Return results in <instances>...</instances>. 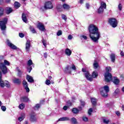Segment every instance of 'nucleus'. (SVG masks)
Wrapping results in <instances>:
<instances>
[{"label":"nucleus","mask_w":124,"mask_h":124,"mask_svg":"<svg viewBox=\"0 0 124 124\" xmlns=\"http://www.w3.org/2000/svg\"><path fill=\"white\" fill-rule=\"evenodd\" d=\"M108 23L112 28H116L118 26V20H117L116 18H109Z\"/></svg>","instance_id":"obj_8"},{"label":"nucleus","mask_w":124,"mask_h":124,"mask_svg":"<svg viewBox=\"0 0 124 124\" xmlns=\"http://www.w3.org/2000/svg\"><path fill=\"white\" fill-rule=\"evenodd\" d=\"M46 84L47 85L49 86V85H50V84H51V81H50V80L47 79L46 81Z\"/></svg>","instance_id":"obj_42"},{"label":"nucleus","mask_w":124,"mask_h":124,"mask_svg":"<svg viewBox=\"0 0 124 124\" xmlns=\"http://www.w3.org/2000/svg\"><path fill=\"white\" fill-rule=\"evenodd\" d=\"M32 64H33V63H32V61H31V60H29L28 61L27 65H28V66H31V65H32Z\"/></svg>","instance_id":"obj_31"},{"label":"nucleus","mask_w":124,"mask_h":124,"mask_svg":"<svg viewBox=\"0 0 124 124\" xmlns=\"http://www.w3.org/2000/svg\"><path fill=\"white\" fill-rule=\"evenodd\" d=\"M92 112H93V108H90L88 111L89 115H92Z\"/></svg>","instance_id":"obj_44"},{"label":"nucleus","mask_w":124,"mask_h":124,"mask_svg":"<svg viewBox=\"0 0 124 124\" xmlns=\"http://www.w3.org/2000/svg\"><path fill=\"white\" fill-rule=\"evenodd\" d=\"M110 59L112 62H115V60H116V55L112 53L110 55Z\"/></svg>","instance_id":"obj_23"},{"label":"nucleus","mask_w":124,"mask_h":124,"mask_svg":"<svg viewBox=\"0 0 124 124\" xmlns=\"http://www.w3.org/2000/svg\"><path fill=\"white\" fill-rule=\"evenodd\" d=\"M118 8H119V10H122V4H119Z\"/></svg>","instance_id":"obj_52"},{"label":"nucleus","mask_w":124,"mask_h":124,"mask_svg":"<svg viewBox=\"0 0 124 124\" xmlns=\"http://www.w3.org/2000/svg\"><path fill=\"white\" fill-rule=\"evenodd\" d=\"M14 83H15V84H19L21 83V81L20 80V79H19L18 78H16L14 80Z\"/></svg>","instance_id":"obj_29"},{"label":"nucleus","mask_w":124,"mask_h":124,"mask_svg":"<svg viewBox=\"0 0 124 124\" xmlns=\"http://www.w3.org/2000/svg\"><path fill=\"white\" fill-rule=\"evenodd\" d=\"M31 31L33 33H35V32H36L34 28H31Z\"/></svg>","instance_id":"obj_48"},{"label":"nucleus","mask_w":124,"mask_h":124,"mask_svg":"<svg viewBox=\"0 0 124 124\" xmlns=\"http://www.w3.org/2000/svg\"><path fill=\"white\" fill-rule=\"evenodd\" d=\"M86 7L87 8V9H89L90 8V4L89 3H86Z\"/></svg>","instance_id":"obj_53"},{"label":"nucleus","mask_w":124,"mask_h":124,"mask_svg":"<svg viewBox=\"0 0 124 124\" xmlns=\"http://www.w3.org/2000/svg\"><path fill=\"white\" fill-rule=\"evenodd\" d=\"M82 120L84 122H88L89 121V119L86 116H83L82 117Z\"/></svg>","instance_id":"obj_37"},{"label":"nucleus","mask_w":124,"mask_h":124,"mask_svg":"<svg viewBox=\"0 0 124 124\" xmlns=\"http://www.w3.org/2000/svg\"><path fill=\"white\" fill-rule=\"evenodd\" d=\"M3 3V0H0V4H2Z\"/></svg>","instance_id":"obj_61"},{"label":"nucleus","mask_w":124,"mask_h":124,"mask_svg":"<svg viewBox=\"0 0 124 124\" xmlns=\"http://www.w3.org/2000/svg\"><path fill=\"white\" fill-rule=\"evenodd\" d=\"M37 28L40 30V31H44L45 30V28L44 27V25L41 23H39L38 25L37 26Z\"/></svg>","instance_id":"obj_14"},{"label":"nucleus","mask_w":124,"mask_h":124,"mask_svg":"<svg viewBox=\"0 0 124 124\" xmlns=\"http://www.w3.org/2000/svg\"><path fill=\"white\" fill-rule=\"evenodd\" d=\"M119 93H120V89H117L114 92V94H117Z\"/></svg>","instance_id":"obj_43"},{"label":"nucleus","mask_w":124,"mask_h":124,"mask_svg":"<svg viewBox=\"0 0 124 124\" xmlns=\"http://www.w3.org/2000/svg\"><path fill=\"white\" fill-rule=\"evenodd\" d=\"M103 123L104 124H108L109 123H110V121L107 120V119H103Z\"/></svg>","instance_id":"obj_40"},{"label":"nucleus","mask_w":124,"mask_h":124,"mask_svg":"<svg viewBox=\"0 0 124 124\" xmlns=\"http://www.w3.org/2000/svg\"><path fill=\"white\" fill-rule=\"evenodd\" d=\"M71 50H70V49H69V48H66L65 50V54H66V55H67V56H70V55H71Z\"/></svg>","instance_id":"obj_22"},{"label":"nucleus","mask_w":124,"mask_h":124,"mask_svg":"<svg viewBox=\"0 0 124 124\" xmlns=\"http://www.w3.org/2000/svg\"><path fill=\"white\" fill-rule=\"evenodd\" d=\"M89 31L91 40L94 43H98V40L100 38V32L98 28L93 24H91L89 26Z\"/></svg>","instance_id":"obj_1"},{"label":"nucleus","mask_w":124,"mask_h":124,"mask_svg":"<svg viewBox=\"0 0 124 124\" xmlns=\"http://www.w3.org/2000/svg\"><path fill=\"white\" fill-rule=\"evenodd\" d=\"M8 46L13 49V50H16L17 46H16L13 45L12 43H10V42H8L7 43Z\"/></svg>","instance_id":"obj_13"},{"label":"nucleus","mask_w":124,"mask_h":124,"mask_svg":"<svg viewBox=\"0 0 124 124\" xmlns=\"http://www.w3.org/2000/svg\"><path fill=\"white\" fill-rule=\"evenodd\" d=\"M62 8L64 9V10H66V11H68L69 9H70V6L69 5L66 4V3H64L62 5Z\"/></svg>","instance_id":"obj_16"},{"label":"nucleus","mask_w":124,"mask_h":124,"mask_svg":"<svg viewBox=\"0 0 124 124\" xmlns=\"http://www.w3.org/2000/svg\"><path fill=\"white\" fill-rule=\"evenodd\" d=\"M81 105L82 106H85V102H81Z\"/></svg>","instance_id":"obj_60"},{"label":"nucleus","mask_w":124,"mask_h":124,"mask_svg":"<svg viewBox=\"0 0 124 124\" xmlns=\"http://www.w3.org/2000/svg\"><path fill=\"white\" fill-rule=\"evenodd\" d=\"M47 56H48V54L46 53V52H45L44 53V57L45 58V59H47Z\"/></svg>","instance_id":"obj_55"},{"label":"nucleus","mask_w":124,"mask_h":124,"mask_svg":"<svg viewBox=\"0 0 124 124\" xmlns=\"http://www.w3.org/2000/svg\"><path fill=\"white\" fill-rule=\"evenodd\" d=\"M62 5L60 4L57 5L56 9L58 10V11H62Z\"/></svg>","instance_id":"obj_30"},{"label":"nucleus","mask_w":124,"mask_h":124,"mask_svg":"<svg viewBox=\"0 0 124 124\" xmlns=\"http://www.w3.org/2000/svg\"><path fill=\"white\" fill-rule=\"evenodd\" d=\"M113 83L115 85H118L119 84V83H120V80L117 78H115L113 81Z\"/></svg>","instance_id":"obj_34"},{"label":"nucleus","mask_w":124,"mask_h":124,"mask_svg":"<svg viewBox=\"0 0 124 124\" xmlns=\"http://www.w3.org/2000/svg\"><path fill=\"white\" fill-rule=\"evenodd\" d=\"M19 35L20 37H21V38H23V37H24V36H25V35L23 33H19Z\"/></svg>","instance_id":"obj_47"},{"label":"nucleus","mask_w":124,"mask_h":124,"mask_svg":"<svg viewBox=\"0 0 124 124\" xmlns=\"http://www.w3.org/2000/svg\"><path fill=\"white\" fill-rule=\"evenodd\" d=\"M62 18L63 20H64V21H66V19H67V17H66V16L63 14L62 15Z\"/></svg>","instance_id":"obj_39"},{"label":"nucleus","mask_w":124,"mask_h":124,"mask_svg":"<svg viewBox=\"0 0 124 124\" xmlns=\"http://www.w3.org/2000/svg\"><path fill=\"white\" fill-rule=\"evenodd\" d=\"M24 124H29V122H28V121H26L24 123Z\"/></svg>","instance_id":"obj_63"},{"label":"nucleus","mask_w":124,"mask_h":124,"mask_svg":"<svg viewBox=\"0 0 124 124\" xmlns=\"http://www.w3.org/2000/svg\"><path fill=\"white\" fill-rule=\"evenodd\" d=\"M93 66L94 69H96V68L99 66L98 63L96 61H94V63H93Z\"/></svg>","instance_id":"obj_27"},{"label":"nucleus","mask_w":124,"mask_h":124,"mask_svg":"<svg viewBox=\"0 0 124 124\" xmlns=\"http://www.w3.org/2000/svg\"><path fill=\"white\" fill-rule=\"evenodd\" d=\"M18 107L19 109H21L22 110L25 108V104H20Z\"/></svg>","instance_id":"obj_36"},{"label":"nucleus","mask_w":124,"mask_h":124,"mask_svg":"<svg viewBox=\"0 0 124 124\" xmlns=\"http://www.w3.org/2000/svg\"><path fill=\"white\" fill-rule=\"evenodd\" d=\"M81 37H82L83 38H84V39H85V40L88 39V38L87 37V36H86L85 35L81 36Z\"/></svg>","instance_id":"obj_56"},{"label":"nucleus","mask_w":124,"mask_h":124,"mask_svg":"<svg viewBox=\"0 0 124 124\" xmlns=\"http://www.w3.org/2000/svg\"><path fill=\"white\" fill-rule=\"evenodd\" d=\"M21 6V4H20V3H19L18 2L16 1L15 2V8H16V9H18V8H19V7H20Z\"/></svg>","instance_id":"obj_26"},{"label":"nucleus","mask_w":124,"mask_h":124,"mask_svg":"<svg viewBox=\"0 0 124 124\" xmlns=\"http://www.w3.org/2000/svg\"><path fill=\"white\" fill-rule=\"evenodd\" d=\"M109 91V86L108 85H105L100 89V93L103 97H107L108 96Z\"/></svg>","instance_id":"obj_4"},{"label":"nucleus","mask_w":124,"mask_h":124,"mask_svg":"<svg viewBox=\"0 0 124 124\" xmlns=\"http://www.w3.org/2000/svg\"><path fill=\"white\" fill-rule=\"evenodd\" d=\"M42 43L45 47H46V41L44 39L43 40Z\"/></svg>","instance_id":"obj_45"},{"label":"nucleus","mask_w":124,"mask_h":124,"mask_svg":"<svg viewBox=\"0 0 124 124\" xmlns=\"http://www.w3.org/2000/svg\"><path fill=\"white\" fill-rule=\"evenodd\" d=\"M1 76H2V74L1 73V71H0V86L2 88L4 87V86H6L7 88H10V83L8 82L7 81H5L4 83L1 80Z\"/></svg>","instance_id":"obj_7"},{"label":"nucleus","mask_w":124,"mask_h":124,"mask_svg":"<svg viewBox=\"0 0 124 124\" xmlns=\"http://www.w3.org/2000/svg\"><path fill=\"white\" fill-rule=\"evenodd\" d=\"M121 56H122V57H124V52L121 51L120 53Z\"/></svg>","instance_id":"obj_59"},{"label":"nucleus","mask_w":124,"mask_h":124,"mask_svg":"<svg viewBox=\"0 0 124 124\" xmlns=\"http://www.w3.org/2000/svg\"><path fill=\"white\" fill-rule=\"evenodd\" d=\"M72 38H73V37L72 36V35H68V39H69V40H71V39H72Z\"/></svg>","instance_id":"obj_49"},{"label":"nucleus","mask_w":124,"mask_h":124,"mask_svg":"<svg viewBox=\"0 0 124 124\" xmlns=\"http://www.w3.org/2000/svg\"><path fill=\"white\" fill-rule=\"evenodd\" d=\"M72 69L73 70H76V67L74 65H72L71 67Z\"/></svg>","instance_id":"obj_50"},{"label":"nucleus","mask_w":124,"mask_h":124,"mask_svg":"<svg viewBox=\"0 0 124 124\" xmlns=\"http://www.w3.org/2000/svg\"><path fill=\"white\" fill-rule=\"evenodd\" d=\"M64 121H70V119L67 117H62L60 118L59 120L58 121H61V122H63Z\"/></svg>","instance_id":"obj_19"},{"label":"nucleus","mask_w":124,"mask_h":124,"mask_svg":"<svg viewBox=\"0 0 124 124\" xmlns=\"http://www.w3.org/2000/svg\"><path fill=\"white\" fill-rule=\"evenodd\" d=\"M21 100L22 101H24V102H27V101H29V98H28L27 97H23L21 98Z\"/></svg>","instance_id":"obj_33"},{"label":"nucleus","mask_w":124,"mask_h":124,"mask_svg":"<svg viewBox=\"0 0 124 124\" xmlns=\"http://www.w3.org/2000/svg\"><path fill=\"white\" fill-rule=\"evenodd\" d=\"M104 9H106V3L104 2H101V6L99 8L98 10V13H103V11H104Z\"/></svg>","instance_id":"obj_9"},{"label":"nucleus","mask_w":124,"mask_h":124,"mask_svg":"<svg viewBox=\"0 0 124 124\" xmlns=\"http://www.w3.org/2000/svg\"><path fill=\"white\" fill-rule=\"evenodd\" d=\"M30 121L33 123L37 122V117L35 115H31L30 117Z\"/></svg>","instance_id":"obj_15"},{"label":"nucleus","mask_w":124,"mask_h":124,"mask_svg":"<svg viewBox=\"0 0 124 124\" xmlns=\"http://www.w3.org/2000/svg\"><path fill=\"white\" fill-rule=\"evenodd\" d=\"M5 2H7V3H8V2H9L10 1V0H5Z\"/></svg>","instance_id":"obj_62"},{"label":"nucleus","mask_w":124,"mask_h":124,"mask_svg":"<svg viewBox=\"0 0 124 124\" xmlns=\"http://www.w3.org/2000/svg\"><path fill=\"white\" fill-rule=\"evenodd\" d=\"M4 64L2 62L0 63V69L3 74H6V73L7 72V67H6V66L5 65H9L10 63L7 60H4Z\"/></svg>","instance_id":"obj_5"},{"label":"nucleus","mask_w":124,"mask_h":124,"mask_svg":"<svg viewBox=\"0 0 124 124\" xmlns=\"http://www.w3.org/2000/svg\"><path fill=\"white\" fill-rule=\"evenodd\" d=\"M23 86L26 91V93H30V88H29V84L26 80H23L22 82Z\"/></svg>","instance_id":"obj_12"},{"label":"nucleus","mask_w":124,"mask_h":124,"mask_svg":"<svg viewBox=\"0 0 124 124\" xmlns=\"http://www.w3.org/2000/svg\"><path fill=\"white\" fill-rule=\"evenodd\" d=\"M22 19L24 23L26 24L28 23V19H27V15L25 14H22Z\"/></svg>","instance_id":"obj_18"},{"label":"nucleus","mask_w":124,"mask_h":124,"mask_svg":"<svg viewBox=\"0 0 124 124\" xmlns=\"http://www.w3.org/2000/svg\"><path fill=\"white\" fill-rule=\"evenodd\" d=\"M122 110H123V111H124V106H123L122 107Z\"/></svg>","instance_id":"obj_64"},{"label":"nucleus","mask_w":124,"mask_h":124,"mask_svg":"<svg viewBox=\"0 0 124 124\" xmlns=\"http://www.w3.org/2000/svg\"><path fill=\"white\" fill-rule=\"evenodd\" d=\"M62 31L59 30L57 32V35L58 36H60V35H62Z\"/></svg>","instance_id":"obj_38"},{"label":"nucleus","mask_w":124,"mask_h":124,"mask_svg":"<svg viewBox=\"0 0 124 124\" xmlns=\"http://www.w3.org/2000/svg\"><path fill=\"white\" fill-rule=\"evenodd\" d=\"M25 113H22L21 115V116H20L18 118L17 120L19 121V122H22V121H23L24 120V119H25Z\"/></svg>","instance_id":"obj_21"},{"label":"nucleus","mask_w":124,"mask_h":124,"mask_svg":"<svg viewBox=\"0 0 124 124\" xmlns=\"http://www.w3.org/2000/svg\"><path fill=\"white\" fill-rule=\"evenodd\" d=\"M91 102L93 106H95V105H96V103L97 102V100L94 98H92Z\"/></svg>","instance_id":"obj_20"},{"label":"nucleus","mask_w":124,"mask_h":124,"mask_svg":"<svg viewBox=\"0 0 124 124\" xmlns=\"http://www.w3.org/2000/svg\"><path fill=\"white\" fill-rule=\"evenodd\" d=\"M31 47V40H27V42L25 44V50L26 53H30Z\"/></svg>","instance_id":"obj_10"},{"label":"nucleus","mask_w":124,"mask_h":124,"mask_svg":"<svg viewBox=\"0 0 124 124\" xmlns=\"http://www.w3.org/2000/svg\"><path fill=\"white\" fill-rule=\"evenodd\" d=\"M67 108H68V107L66 106H65L63 107V109L65 111H66V110H67Z\"/></svg>","instance_id":"obj_54"},{"label":"nucleus","mask_w":124,"mask_h":124,"mask_svg":"<svg viewBox=\"0 0 124 124\" xmlns=\"http://www.w3.org/2000/svg\"><path fill=\"white\" fill-rule=\"evenodd\" d=\"M116 115H117L118 116H120V115H121V113H120V112H119V111H116Z\"/></svg>","instance_id":"obj_58"},{"label":"nucleus","mask_w":124,"mask_h":124,"mask_svg":"<svg viewBox=\"0 0 124 124\" xmlns=\"http://www.w3.org/2000/svg\"><path fill=\"white\" fill-rule=\"evenodd\" d=\"M45 9H52L53 8V4L51 1H47L46 2L44 6Z\"/></svg>","instance_id":"obj_11"},{"label":"nucleus","mask_w":124,"mask_h":124,"mask_svg":"<svg viewBox=\"0 0 124 124\" xmlns=\"http://www.w3.org/2000/svg\"><path fill=\"white\" fill-rule=\"evenodd\" d=\"M40 108V105L37 104L34 107V110H38V109H39Z\"/></svg>","instance_id":"obj_35"},{"label":"nucleus","mask_w":124,"mask_h":124,"mask_svg":"<svg viewBox=\"0 0 124 124\" xmlns=\"http://www.w3.org/2000/svg\"><path fill=\"white\" fill-rule=\"evenodd\" d=\"M8 20V19L7 18H4L3 20L0 21V28L1 29V31H5ZM3 33L4 34V31H3Z\"/></svg>","instance_id":"obj_6"},{"label":"nucleus","mask_w":124,"mask_h":124,"mask_svg":"<svg viewBox=\"0 0 124 124\" xmlns=\"http://www.w3.org/2000/svg\"><path fill=\"white\" fill-rule=\"evenodd\" d=\"M1 109L3 111V112H5V111H6V107H5V106H1Z\"/></svg>","instance_id":"obj_41"},{"label":"nucleus","mask_w":124,"mask_h":124,"mask_svg":"<svg viewBox=\"0 0 124 124\" xmlns=\"http://www.w3.org/2000/svg\"><path fill=\"white\" fill-rule=\"evenodd\" d=\"M82 72H85V73H84V75H85V73H86V72H86V69H85V68H83L82 69Z\"/></svg>","instance_id":"obj_57"},{"label":"nucleus","mask_w":124,"mask_h":124,"mask_svg":"<svg viewBox=\"0 0 124 124\" xmlns=\"http://www.w3.org/2000/svg\"><path fill=\"white\" fill-rule=\"evenodd\" d=\"M71 122L74 124H77V120L76 119V118H75L74 117H73L71 119Z\"/></svg>","instance_id":"obj_32"},{"label":"nucleus","mask_w":124,"mask_h":124,"mask_svg":"<svg viewBox=\"0 0 124 124\" xmlns=\"http://www.w3.org/2000/svg\"><path fill=\"white\" fill-rule=\"evenodd\" d=\"M112 69L111 67L108 66L106 68V73H105L104 76L106 82H110V81H113L112 79V74L109 72H111Z\"/></svg>","instance_id":"obj_2"},{"label":"nucleus","mask_w":124,"mask_h":124,"mask_svg":"<svg viewBox=\"0 0 124 124\" xmlns=\"http://www.w3.org/2000/svg\"><path fill=\"white\" fill-rule=\"evenodd\" d=\"M32 69V68L31 67H30L29 68H28V71L29 73H31V70Z\"/></svg>","instance_id":"obj_51"},{"label":"nucleus","mask_w":124,"mask_h":124,"mask_svg":"<svg viewBox=\"0 0 124 124\" xmlns=\"http://www.w3.org/2000/svg\"><path fill=\"white\" fill-rule=\"evenodd\" d=\"M72 112L74 114H78L79 113V110L76 108H74L72 109Z\"/></svg>","instance_id":"obj_28"},{"label":"nucleus","mask_w":124,"mask_h":124,"mask_svg":"<svg viewBox=\"0 0 124 124\" xmlns=\"http://www.w3.org/2000/svg\"><path fill=\"white\" fill-rule=\"evenodd\" d=\"M12 8H9V7H7L6 8V13L7 14H10L11 12H12Z\"/></svg>","instance_id":"obj_24"},{"label":"nucleus","mask_w":124,"mask_h":124,"mask_svg":"<svg viewBox=\"0 0 124 124\" xmlns=\"http://www.w3.org/2000/svg\"><path fill=\"white\" fill-rule=\"evenodd\" d=\"M4 14V9L2 7H0V17H2Z\"/></svg>","instance_id":"obj_25"},{"label":"nucleus","mask_w":124,"mask_h":124,"mask_svg":"<svg viewBox=\"0 0 124 124\" xmlns=\"http://www.w3.org/2000/svg\"><path fill=\"white\" fill-rule=\"evenodd\" d=\"M85 76L86 79L88 80V81H90V82H92L93 81V78H96L97 76H98V73L96 71L93 72L92 74V76L90 74L89 72H86L85 73Z\"/></svg>","instance_id":"obj_3"},{"label":"nucleus","mask_w":124,"mask_h":124,"mask_svg":"<svg viewBox=\"0 0 124 124\" xmlns=\"http://www.w3.org/2000/svg\"><path fill=\"white\" fill-rule=\"evenodd\" d=\"M17 71H18V75L20 76L21 74V70H20V69H18V68L16 69Z\"/></svg>","instance_id":"obj_46"},{"label":"nucleus","mask_w":124,"mask_h":124,"mask_svg":"<svg viewBox=\"0 0 124 124\" xmlns=\"http://www.w3.org/2000/svg\"><path fill=\"white\" fill-rule=\"evenodd\" d=\"M27 80L28 81V82H29V83H33V82H34V80H33L32 77L29 75H27Z\"/></svg>","instance_id":"obj_17"}]
</instances>
